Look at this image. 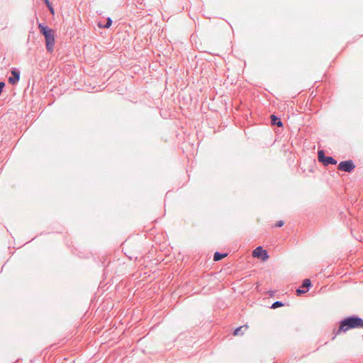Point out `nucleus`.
<instances>
[{
    "mask_svg": "<svg viewBox=\"0 0 363 363\" xmlns=\"http://www.w3.org/2000/svg\"><path fill=\"white\" fill-rule=\"evenodd\" d=\"M11 73L12 76L9 78V82L14 85L20 80V71L16 68H12Z\"/></svg>",
    "mask_w": 363,
    "mask_h": 363,
    "instance_id": "7",
    "label": "nucleus"
},
{
    "mask_svg": "<svg viewBox=\"0 0 363 363\" xmlns=\"http://www.w3.org/2000/svg\"><path fill=\"white\" fill-rule=\"evenodd\" d=\"M284 303L281 301H277L272 303L271 308H277L279 307L283 306Z\"/></svg>",
    "mask_w": 363,
    "mask_h": 363,
    "instance_id": "13",
    "label": "nucleus"
},
{
    "mask_svg": "<svg viewBox=\"0 0 363 363\" xmlns=\"http://www.w3.org/2000/svg\"><path fill=\"white\" fill-rule=\"evenodd\" d=\"M359 328H363V319L356 315H352L342 320L340 322L339 328L337 330H334L333 333L335 336L341 332H346L350 329Z\"/></svg>",
    "mask_w": 363,
    "mask_h": 363,
    "instance_id": "1",
    "label": "nucleus"
},
{
    "mask_svg": "<svg viewBox=\"0 0 363 363\" xmlns=\"http://www.w3.org/2000/svg\"><path fill=\"white\" fill-rule=\"evenodd\" d=\"M318 161L322 162L324 165L336 164L337 160L330 156H325L323 150L318 152Z\"/></svg>",
    "mask_w": 363,
    "mask_h": 363,
    "instance_id": "2",
    "label": "nucleus"
},
{
    "mask_svg": "<svg viewBox=\"0 0 363 363\" xmlns=\"http://www.w3.org/2000/svg\"><path fill=\"white\" fill-rule=\"evenodd\" d=\"M284 224V222L283 220H279L278 222H277V223L275 224V227H278V228H280V227H282Z\"/></svg>",
    "mask_w": 363,
    "mask_h": 363,
    "instance_id": "15",
    "label": "nucleus"
},
{
    "mask_svg": "<svg viewBox=\"0 0 363 363\" xmlns=\"http://www.w3.org/2000/svg\"><path fill=\"white\" fill-rule=\"evenodd\" d=\"M271 123L272 125H276L278 127H282L283 123L281 121V118L275 116L274 114L271 115Z\"/></svg>",
    "mask_w": 363,
    "mask_h": 363,
    "instance_id": "10",
    "label": "nucleus"
},
{
    "mask_svg": "<svg viewBox=\"0 0 363 363\" xmlns=\"http://www.w3.org/2000/svg\"><path fill=\"white\" fill-rule=\"evenodd\" d=\"M355 168L352 160H345L340 162L338 164V169L345 172H351Z\"/></svg>",
    "mask_w": 363,
    "mask_h": 363,
    "instance_id": "3",
    "label": "nucleus"
},
{
    "mask_svg": "<svg viewBox=\"0 0 363 363\" xmlns=\"http://www.w3.org/2000/svg\"><path fill=\"white\" fill-rule=\"evenodd\" d=\"M311 286V280L308 279H306L303 280L302 285L300 288L296 289V294L300 296L309 290L310 286Z\"/></svg>",
    "mask_w": 363,
    "mask_h": 363,
    "instance_id": "6",
    "label": "nucleus"
},
{
    "mask_svg": "<svg viewBox=\"0 0 363 363\" xmlns=\"http://www.w3.org/2000/svg\"><path fill=\"white\" fill-rule=\"evenodd\" d=\"M248 328V326L247 325H244L242 326H240L238 328H236L234 332H233V335H243L244 332L242 330L243 328H245V330H247Z\"/></svg>",
    "mask_w": 363,
    "mask_h": 363,
    "instance_id": "11",
    "label": "nucleus"
},
{
    "mask_svg": "<svg viewBox=\"0 0 363 363\" xmlns=\"http://www.w3.org/2000/svg\"><path fill=\"white\" fill-rule=\"evenodd\" d=\"M38 28L40 30V33L44 35L45 39L50 35L54 31L50 28L48 26L43 25V23H38Z\"/></svg>",
    "mask_w": 363,
    "mask_h": 363,
    "instance_id": "9",
    "label": "nucleus"
},
{
    "mask_svg": "<svg viewBox=\"0 0 363 363\" xmlns=\"http://www.w3.org/2000/svg\"><path fill=\"white\" fill-rule=\"evenodd\" d=\"M45 46L48 52H52L54 50V45L55 43V38L54 33L47 37L45 39Z\"/></svg>",
    "mask_w": 363,
    "mask_h": 363,
    "instance_id": "5",
    "label": "nucleus"
},
{
    "mask_svg": "<svg viewBox=\"0 0 363 363\" xmlns=\"http://www.w3.org/2000/svg\"><path fill=\"white\" fill-rule=\"evenodd\" d=\"M48 6L49 8V10H50V13L53 14L54 13V9H53V7L50 4H49V6Z\"/></svg>",
    "mask_w": 363,
    "mask_h": 363,
    "instance_id": "16",
    "label": "nucleus"
},
{
    "mask_svg": "<svg viewBox=\"0 0 363 363\" xmlns=\"http://www.w3.org/2000/svg\"><path fill=\"white\" fill-rule=\"evenodd\" d=\"M44 1H45V4H46L48 6H49V1H48V0H44Z\"/></svg>",
    "mask_w": 363,
    "mask_h": 363,
    "instance_id": "17",
    "label": "nucleus"
},
{
    "mask_svg": "<svg viewBox=\"0 0 363 363\" xmlns=\"http://www.w3.org/2000/svg\"><path fill=\"white\" fill-rule=\"evenodd\" d=\"M227 256L226 253H220L219 252H216L213 255L214 261H219Z\"/></svg>",
    "mask_w": 363,
    "mask_h": 363,
    "instance_id": "12",
    "label": "nucleus"
},
{
    "mask_svg": "<svg viewBox=\"0 0 363 363\" xmlns=\"http://www.w3.org/2000/svg\"><path fill=\"white\" fill-rule=\"evenodd\" d=\"M111 25H112V20L111 18L108 17L106 19V23L104 26H103V27L105 28H108L111 27Z\"/></svg>",
    "mask_w": 363,
    "mask_h": 363,
    "instance_id": "14",
    "label": "nucleus"
},
{
    "mask_svg": "<svg viewBox=\"0 0 363 363\" xmlns=\"http://www.w3.org/2000/svg\"><path fill=\"white\" fill-rule=\"evenodd\" d=\"M252 256L254 257L261 258L263 261H265L269 258L267 251L266 250H264L261 246L256 247L253 250Z\"/></svg>",
    "mask_w": 363,
    "mask_h": 363,
    "instance_id": "4",
    "label": "nucleus"
},
{
    "mask_svg": "<svg viewBox=\"0 0 363 363\" xmlns=\"http://www.w3.org/2000/svg\"><path fill=\"white\" fill-rule=\"evenodd\" d=\"M38 28L40 30V33L44 35L45 39L50 35L54 31L50 28L48 26L43 25V23H38Z\"/></svg>",
    "mask_w": 363,
    "mask_h": 363,
    "instance_id": "8",
    "label": "nucleus"
}]
</instances>
